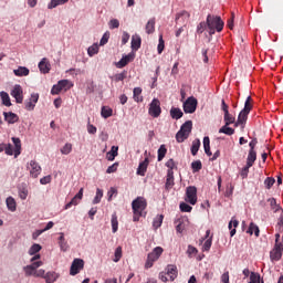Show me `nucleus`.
<instances>
[{"instance_id":"nucleus-1","label":"nucleus","mask_w":283,"mask_h":283,"mask_svg":"<svg viewBox=\"0 0 283 283\" xmlns=\"http://www.w3.org/2000/svg\"><path fill=\"white\" fill-rule=\"evenodd\" d=\"M282 251H283V235L281 237V241H280V233H276L274 248L270 252L271 260L276 261V262H277V260H281Z\"/></svg>"},{"instance_id":"nucleus-2","label":"nucleus","mask_w":283,"mask_h":283,"mask_svg":"<svg viewBox=\"0 0 283 283\" xmlns=\"http://www.w3.org/2000/svg\"><path fill=\"white\" fill-rule=\"evenodd\" d=\"M207 25L208 28H214L217 32H222V30L224 29V21H222V18L218 15L214 17L209 14L207 17Z\"/></svg>"},{"instance_id":"nucleus-3","label":"nucleus","mask_w":283,"mask_h":283,"mask_svg":"<svg viewBox=\"0 0 283 283\" xmlns=\"http://www.w3.org/2000/svg\"><path fill=\"white\" fill-rule=\"evenodd\" d=\"M198 109V99L193 96L188 97L184 102V112L185 114H193Z\"/></svg>"},{"instance_id":"nucleus-4","label":"nucleus","mask_w":283,"mask_h":283,"mask_svg":"<svg viewBox=\"0 0 283 283\" xmlns=\"http://www.w3.org/2000/svg\"><path fill=\"white\" fill-rule=\"evenodd\" d=\"M149 116H153V118H158L160 114H163V108H160V99L154 98L151 103L149 104L148 108Z\"/></svg>"},{"instance_id":"nucleus-5","label":"nucleus","mask_w":283,"mask_h":283,"mask_svg":"<svg viewBox=\"0 0 283 283\" xmlns=\"http://www.w3.org/2000/svg\"><path fill=\"white\" fill-rule=\"evenodd\" d=\"M133 213H143L147 209V200L143 197H137L132 202Z\"/></svg>"},{"instance_id":"nucleus-6","label":"nucleus","mask_w":283,"mask_h":283,"mask_svg":"<svg viewBox=\"0 0 283 283\" xmlns=\"http://www.w3.org/2000/svg\"><path fill=\"white\" fill-rule=\"evenodd\" d=\"M186 201L189 202V205H196L198 202V188L196 186H189L186 189Z\"/></svg>"},{"instance_id":"nucleus-7","label":"nucleus","mask_w":283,"mask_h":283,"mask_svg":"<svg viewBox=\"0 0 283 283\" xmlns=\"http://www.w3.org/2000/svg\"><path fill=\"white\" fill-rule=\"evenodd\" d=\"M85 266V261L83 259H74L71 269H70V275H78L81 271H83Z\"/></svg>"},{"instance_id":"nucleus-8","label":"nucleus","mask_w":283,"mask_h":283,"mask_svg":"<svg viewBox=\"0 0 283 283\" xmlns=\"http://www.w3.org/2000/svg\"><path fill=\"white\" fill-rule=\"evenodd\" d=\"M11 96L15 98V103H23V87H21L19 84H15L11 91Z\"/></svg>"},{"instance_id":"nucleus-9","label":"nucleus","mask_w":283,"mask_h":283,"mask_svg":"<svg viewBox=\"0 0 283 283\" xmlns=\"http://www.w3.org/2000/svg\"><path fill=\"white\" fill-rule=\"evenodd\" d=\"M133 59H134V54L129 53L127 55H124L118 62H115V65L116 67H118V70H120L126 65H128L129 63H132Z\"/></svg>"},{"instance_id":"nucleus-10","label":"nucleus","mask_w":283,"mask_h":283,"mask_svg":"<svg viewBox=\"0 0 283 283\" xmlns=\"http://www.w3.org/2000/svg\"><path fill=\"white\" fill-rule=\"evenodd\" d=\"M30 176L32 178H39V175L41 174V166L39 165V163H36V160H31L30 161Z\"/></svg>"},{"instance_id":"nucleus-11","label":"nucleus","mask_w":283,"mask_h":283,"mask_svg":"<svg viewBox=\"0 0 283 283\" xmlns=\"http://www.w3.org/2000/svg\"><path fill=\"white\" fill-rule=\"evenodd\" d=\"M4 120L9 125H14V123H19V115L13 112H3Z\"/></svg>"},{"instance_id":"nucleus-12","label":"nucleus","mask_w":283,"mask_h":283,"mask_svg":"<svg viewBox=\"0 0 283 283\" xmlns=\"http://www.w3.org/2000/svg\"><path fill=\"white\" fill-rule=\"evenodd\" d=\"M147 167H149V158L146 157L144 161L139 163L137 176H145L147 174Z\"/></svg>"},{"instance_id":"nucleus-13","label":"nucleus","mask_w":283,"mask_h":283,"mask_svg":"<svg viewBox=\"0 0 283 283\" xmlns=\"http://www.w3.org/2000/svg\"><path fill=\"white\" fill-rule=\"evenodd\" d=\"M166 271V275H169L170 282H174L178 277V268L176 265H168Z\"/></svg>"},{"instance_id":"nucleus-14","label":"nucleus","mask_w":283,"mask_h":283,"mask_svg":"<svg viewBox=\"0 0 283 283\" xmlns=\"http://www.w3.org/2000/svg\"><path fill=\"white\" fill-rule=\"evenodd\" d=\"M170 116L174 120H180V118L185 116V113H182V111L179 107H171Z\"/></svg>"},{"instance_id":"nucleus-15","label":"nucleus","mask_w":283,"mask_h":283,"mask_svg":"<svg viewBox=\"0 0 283 283\" xmlns=\"http://www.w3.org/2000/svg\"><path fill=\"white\" fill-rule=\"evenodd\" d=\"M14 76H30V69L25 66H19L18 69L13 70Z\"/></svg>"},{"instance_id":"nucleus-16","label":"nucleus","mask_w":283,"mask_h":283,"mask_svg":"<svg viewBox=\"0 0 283 283\" xmlns=\"http://www.w3.org/2000/svg\"><path fill=\"white\" fill-rule=\"evenodd\" d=\"M39 70L42 72V74L50 73V62H48V59L43 57L39 63Z\"/></svg>"},{"instance_id":"nucleus-17","label":"nucleus","mask_w":283,"mask_h":283,"mask_svg":"<svg viewBox=\"0 0 283 283\" xmlns=\"http://www.w3.org/2000/svg\"><path fill=\"white\" fill-rule=\"evenodd\" d=\"M0 98L2 101V105L6 107H12V102L10 101V95L6 91L0 92Z\"/></svg>"},{"instance_id":"nucleus-18","label":"nucleus","mask_w":283,"mask_h":283,"mask_svg":"<svg viewBox=\"0 0 283 283\" xmlns=\"http://www.w3.org/2000/svg\"><path fill=\"white\" fill-rule=\"evenodd\" d=\"M191 129H193V122L191 120H187L185 122L181 127H180V132H184L185 134H187L188 136H190L191 134Z\"/></svg>"},{"instance_id":"nucleus-19","label":"nucleus","mask_w":283,"mask_h":283,"mask_svg":"<svg viewBox=\"0 0 283 283\" xmlns=\"http://www.w3.org/2000/svg\"><path fill=\"white\" fill-rule=\"evenodd\" d=\"M255 160H258V153H255L253 149H250L247 158L248 167H253V163H255Z\"/></svg>"},{"instance_id":"nucleus-20","label":"nucleus","mask_w":283,"mask_h":283,"mask_svg":"<svg viewBox=\"0 0 283 283\" xmlns=\"http://www.w3.org/2000/svg\"><path fill=\"white\" fill-rule=\"evenodd\" d=\"M203 149L207 156H213V153H211V139L209 136L203 137Z\"/></svg>"},{"instance_id":"nucleus-21","label":"nucleus","mask_w":283,"mask_h":283,"mask_svg":"<svg viewBox=\"0 0 283 283\" xmlns=\"http://www.w3.org/2000/svg\"><path fill=\"white\" fill-rule=\"evenodd\" d=\"M12 143L14 145V158L21 156V139L19 137H12Z\"/></svg>"},{"instance_id":"nucleus-22","label":"nucleus","mask_w":283,"mask_h":283,"mask_svg":"<svg viewBox=\"0 0 283 283\" xmlns=\"http://www.w3.org/2000/svg\"><path fill=\"white\" fill-rule=\"evenodd\" d=\"M175 182H174V171L168 170L167 171V178H166V184H165V188L167 190L171 189L174 187Z\"/></svg>"},{"instance_id":"nucleus-23","label":"nucleus","mask_w":283,"mask_h":283,"mask_svg":"<svg viewBox=\"0 0 283 283\" xmlns=\"http://www.w3.org/2000/svg\"><path fill=\"white\" fill-rule=\"evenodd\" d=\"M272 17L274 21H282V8L279 4H275L272 11Z\"/></svg>"},{"instance_id":"nucleus-24","label":"nucleus","mask_w":283,"mask_h":283,"mask_svg":"<svg viewBox=\"0 0 283 283\" xmlns=\"http://www.w3.org/2000/svg\"><path fill=\"white\" fill-rule=\"evenodd\" d=\"M156 260H158V256L154 253L150 252L147 256V261H146V269H151V266H154V263L156 262Z\"/></svg>"},{"instance_id":"nucleus-25","label":"nucleus","mask_w":283,"mask_h":283,"mask_svg":"<svg viewBox=\"0 0 283 283\" xmlns=\"http://www.w3.org/2000/svg\"><path fill=\"white\" fill-rule=\"evenodd\" d=\"M46 283H55L59 280V274L56 272H48L44 276Z\"/></svg>"},{"instance_id":"nucleus-26","label":"nucleus","mask_w":283,"mask_h":283,"mask_svg":"<svg viewBox=\"0 0 283 283\" xmlns=\"http://www.w3.org/2000/svg\"><path fill=\"white\" fill-rule=\"evenodd\" d=\"M156 30V19H150L146 24V32L147 34H154Z\"/></svg>"},{"instance_id":"nucleus-27","label":"nucleus","mask_w":283,"mask_h":283,"mask_svg":"<svg viewBox=\"0 0 283 283\" xmlns=\"http://www.w3.org/2000/svg\"><path fill=\"white\" fill-rule=\"evenodd\" d=\"M219 134H226V136H233L235 134V129L229 127V125L224 124V126H222L219 129Z\"/></svg>"},{"instance_id":"nucleus-28","label":"nucleus","mask_w":283,"mask_h":283,"mask_svg":"<svg viewBox=\"0 0 283 283\" xmlns=\"http://www.w3.org/2000/svg\"><path fill=\"white\" fill-rule=\"evenodd\" d=\"M248 118H249L248 112L241 111L239 113L238 120H239V123H241L242 129H244V125L247 124Z\"/></svg>"},{"instance_id":"nucleus-29","label":"nucleus","mask_w":283,"mask_h":283,"mask_svg":"<svg viewBox=\"0 0 283 283\" xmlns=\"http://www.w3.org/2000/svg\"><path fill=\"white\" fill-rule=\"evenodd\" d=\"M142 40L138 35L132 36V50H140Z\"/></svg>"},{"instance_id":"nucleus-30","label":"nucleus","mask_w":283,"mask_h":283,"mask_svg":"<svg viewBox=\"0 0 283 283\" xmlns=\"http://www.w3.org/2000/svg\"><path fill=\"white\" fill-rule=\"evenodd\" d=\"M116 156H118V146H112L111 151L107 153V160H115Z\"/></svg>"},{"instance_id":"nucleus-31","label":"nucleus","mask_w":283,"mask_h":283,"mask_svg":"<svg viewBox=\"0 0 283 283\" xmlns=\"http://www.w3.org/2000/svg\"><path fill=\"white\" fill-rule=\"evenodd\" d=\"M6 202L9 211H17V201L14 200V198L8 197Z\"/></svg>"},{"instance_id":"nucleus-32","label":"nucleus","mask_w":283,"mask_h":283,"mask_svg":"<svg viewBox=\"0 0 283 283\" xmlns=\"http://www.w3.org/2000/svg\"><path fill=\"white\" fill-rule=\"evenodd\" d=\"M251 229H254L255 238H260V228L255 223L251 222L247 231V233H249L250 235H253V232L251 231Z\"/></svg>"},{"instance_id":"nucleus-33","label":"nucleus","mask_w":283,"mask_h":283,"mask_svg":"<svg viewBox=\"0 0 283 283\" xmlns=\"http://www.w3.org/2000/svg\"><path fill=\"white\" fill-rule=\"evenodd\" d=\"M199 150H200V139L197 138L192 142L190 151H191L192 156H197Z\"/></svg>"},{"instance_id":"nucleus-34","label":"nucleus","mask_w":283,"mask_h":283,"mask_svg":"<svg viewBox=\"0 0 283 283\" xmlns=\"http://www.w3.org/2000/svg\"><path fill=\"white\" fill-rule=\"evenodd\" d=\"M165 156H167V147L165 145H161L158 149V156H157L158 163H161Z\"/></svg>"},{"instance_id":"nucleus-35","label":"nucleus","mask_w":283,"mask_h":283,"mask_svg":"<svg viewBox=\"0 0 283 283\" xmlns=\"http://www.w3.org/2000/svg\"><path fill=\"white\" fill-rule=\"evenodd\" d=\"M133 94H134V101H136V103H142L143 97H140V94H143V88L135 87L133 91Z\"/></svg>"},{"instance_id":"nucleus-36","label":"nucleus","mask_w":283,"mask_h":283,"mask_svg":"<svg viewBox=\"0 0 283 283\" xmlns=\"http://www.w3.org/2000/svg\"><path fill=\"white\" fill-rule=\"evenodd\" d=\"M189 138V135L187 133H184L179 129V132L176 134V140L177 143H185Z\"/></svg>"},{"instance_id":"nucleus-37","label":"nucleus","mask_w":283,"mask_h":283,"mask_svg":"<svg viewBox=\"0 0 283 283\" xmlns=\"http://www.w3.org/2000/svg\"><path fill=\"white\" fill-rule=\"evenodd\" d=\"M163 220H165V216L159 214L153 221L154 229H159L163 226Z\"/></svg>"},{"instance_id":"nucleus-38","label":"nucleus","mask_w":283,"mask_h":283,"mask_svg":"<svg viewBox=\"0 0 283 283\" xmlns=\"http://www.w3.org/2000/svg\"><path fill=\"white\" fill-rule=\"evenodd\" d=\"M69 0H51V2L48 4L49 10H53V8H56L57 6H63V3H67Z\"/></svg>"},{"instance_id":"nucleus-39","label":"nucleus","mask_w":283,"mask_h":283,"mask_svg":"<svg viewBox=\"0 0 283 283\" xmlns=\"http://www.w3.org/2000/svg\"><path fill=\"white\" fill-rule=\"evenodd\" d=\"M19 196L21 200H25L28 198V187L25 184L19 187Z\"/></svg>"},{"instance_id":"nucleus-40","label":"nucleus","mask_w":283,"mask_h":283,"mask_svg":"<svg viewBox=\"0 0 283 283\" xmlns=\"http://www.w3.org/2000/svg\"><path fill=\"white\" fill-rule=\"evenodd\" d=\"M180 19H182V21H188L189 20V12L181 11V12L177 13V15L175 18L176 23H178V21H180Z\"/></svg>"},{"instance_id":"nucleus-41","label":"nucleus","mask_w":283,"mask_h":283,"mask_svg":"<svg viewBox=\"0 0 283 283\" xmlns=\"http://www.w3.org/2000/svg\"><path fill=\"white\" fill-rule=\"evenodd\" d=\"M114 113V111L107 106H103L101 114L103 118H109V116H112V114Z\"/></svg>"},{"instance_id":"nucleus-42","label":"nucleus","mask_w":283,"mask_h":283,"mask_svg":"<svg viewBox=\"0 0 283 283\" xmlns=\"http://www.w3.org/2000/svg\"><path fill=\"white\" fill-rule=\"evenodd\" d=\"M112 229H113V233H116V231H118V217L116 216V213L112 214Z\"/></svg>"},{"instance_id":"nucleus-43","label":"nucleus","mask_w":283,"mask_h":283,"mask_svg":"<svg viewBox=\"0 0 283 283\" xmlns=\"http://www.w3.org/2000/svg\"><path fill=\"white\" fill-rule=\"evenodd\" d=\"M42 247L39 243H34L30 249H29V255H36L39 251H41Z\"/></svg>"},{"instance_id":"nucleus-44","label":"nucleus","mask_w":283,"mask_h":283,"mask_svg":"<svg viewBox=\"0 0 283 283\" xmlns=\"http://www.w3.org/2000/svg\"><path fill=\"white\" fill-rule=\"evenodd\" d=\"M179 209H180V211H182V213H191V210L193 208L191 206H189L187 202H181L179 205Z\"/></svg>"},{"instance_id":"nucleus-45","label":"nucleus","mask_w":283,"mask_h":283,"mask_svg":"<svg viewBox=\"0 0 283 283\" xmlns=\"http://www.w3.org/2000/svg\"><path fill=\"white\" fill-rule=\"evenodd\" d=\"M191 169H192L193 174L200 171V169H202V161H200V160L192 161Z\"/></svg>"},{"instance_id":"nucleus-46","label":"nucleus","mask_w":283,"mask_h":283,"mask_svg":"<svg viewBox=\"0 0 283 283\" xmlns=\"http://www.w3.org/2000/svg\"><path fill=\"white\" fill-rule=\"evenodd\" d=\"M114 256L113 262H120V259L123 258V248H116Z\"/></svg>"},{"instance_id":"nucleus-47","label":"nucleus","mask_w":283,"mask_h":283,"mask_svg":"<svg viewBox=\"0 0 283 283\" xmlns=\"http://www.w3.org/2000/svg\"><path fill=\"white\" fill-rule=\"evenodd\" d=\"M223 120L226 123L224 125H233V123H235V117H233L229 113H226L223 116Z\"/></svg>"},{"instance_id":"nucleus-48","label":"nucleus","mask_w":283,"mask_h":283,"mask_svg":"<svg viewBox=\"0 0 283 283\" xmlns=\"http://www.w3.org/2000/svg\"><path fill=\"white\" fill-rule=\"evenodd\" d=\"M113 78L116 83H118V81H125V78H127V71L115 74Z\"/></svg>"},{"instance_id":"nucleus-49","label":"nucleus","mask_w":283,"mask_h":283,"mask_svg":"<svg viewBox=\"0 0 283 283\" xmlns=\"http://www.w3.org/2000/svg\"><path fill=\"white\" fill-rule=\"evenodd\" d=\"M103 198V190L101 188L96 189V196L93 199V205H98L101 202V199Z\"/></svg>"},{"instance_id":"nucleus-50","label":"nucleus","mask_w":283,"mask_h":283,"mask_svg":"<svg viewBox=\"0 0 283 283\" xmlns=\"http://www.w3.org/2000/svg\"><path fill=\"white\" fill-rule=\"evenodd\" d=\"M88 56H94V54H98V44H93L87 49Z\"/></svg>"},{"instance_id":"nucleus-51","label":"nucleus","mask_w":283,"mask_h":283,"mask_svg":"<svg viewBox=\"0 0 283 283\" xmlns=\"http://www.w3.org/2000/svg\"><path fill=\"white\" fill-rule=\"evenodd\" d=\"M108 25L111 30H116L117 28H120V22L118 21V19H112L108 22Z\"/></svg>"},{"instance_id":"nucleus-52","label":"nucleus","mask_w":283,"mask_h":283,"mask_svg":"<svg viewBox=\"0 0 283 283\" xmlns=\"http://www.w3.org/2000/svg\"><path fill=\"white\" fill-rule=\"evenodd\" d=\"M24 106L28 112H33L34 107H36V104H34L32 99H28L24 102Z\"/></svg>"},{"instance_id":"nucleus-53","label":"nucleus","mask_w":283,"mask_h":283,"mask_svg":"<svg viewBox=\"0 0 283 283\" xmlns=\"http://www.w3.org/2000/svg\"><path fill=\"white\" fill-rule=\"evenodd\" d=\"M250 282H252V283H262V281H260V273L251 272Z\"/></svg>"},{"instance_id":"nucleus-54","label":"nucleus","mask_w":283,"mask_h":283,"mask_svg":"<svg viewBox=\"0 0 283 283\" xmlns=\"http://www.w3.org/2000/svg\"><path fill=\"white\" fill-rule=\"evenodd\" d=\"M71 151H72V144H65L61 148V154H63L64 156H67V154H71Z\"/></svg>"},{"instance_id":"nucleus-55","label":"nucleus","mask_w":283,"mask_h":283,"mask_svg":"<svg viewBox=\"0 0 283 283\" xmlns=\"http://www.w3.org/2000/svg\"><path fill=\"white\" fill-rule=\"evenodd\" d=\"M264 185L268 189H271V187L273 185H275V178L273 177H268L265 180H264Z\"/></svg>"},{"instance_id":"nucleus-56","label":"nucleus","mask_w":283,"mask_h":283,"mask_svg":"<svg viewBox=\"0 0 283 283\" xmlns=\"http://www.w3.org/2000/svg\"><path fill=\"white\" fill-rule=\"evenodd\" d=\"M165 50V40H163V35L159 36V44L157 46L158 54H163Z\"/></svg>"},{"instance_id":"nucleus-57","label":"nucleus","mask_w":283,"mask_h":283,"mask_svg":"<svg viewBox=\"0 0 283 283\" xmlns=\"http://www.w3.org/2000/svg\"><path fill=\"white\" fill-rule=\"evenodd\" d=\"M269 202L272 207V209H275L274 211L277 212V211H282V207L277 206V201L275 199H269Z\"/></svg>"},{"instance_id":"nucleus-58","label":"nucleus","mask_w":283,"mask_h":283,"mask_svg":"<svg viewBox=\"0 0 283 283\" xmlns=\"http://www.w3.org/2000/svg\"><path fill=\"white\" fill-rule=\"evenodd\" d=\"M76 205H78V199L73 197L72 200L65 205L64 209H71L72 207H76Z\"/></svg>"},{"instance_id":"nucleus-59","label":"nucleus","mask_w":283,"mask_h":283,"mask_svg":"<svg viewBox=\"0 0 283 283\" xmlns=\"http://www.w3.org/2000/svg\"><path fill=\"white\" fill-rule=\"evenodd\" d=\"M249 169H251V166H249V164H247V165L242 168V170H241V172H240V176H241L242 178H247V176H249Z\"/></svg>"},{"instance_id":"nucleus-60","label":"nucleus","mask_w":283,"mask_h":283,"mask_svg":"<svg viewBox=\"0 0 283 283\" xmlns=\"http://www.w3.org/2000/svg\"><path fill=\"white\" fill-rule=\"evenodd\" d=\"M207 28H208L207 22H201L197 27V32L199 34H202V32H205V30H207Z\"/></svg>"},{"instance_id":"nucleus-61","label":"nucleus","mask_w":283,"mask_h":283,"mask_svg":"<svg viewBox=\"0 0 283 283\" xmlns=\"http://www.w3.org/2000/svg\"><path fill=\"white\" fill-rule=\"evenodd\" d=\"M117 169H118V163H115L106 169V174H115Z\"/></svg>"},{"instance_id":"nucleus-62","label":"nucleus","mask_w":283,"mask_h":283,"mask_svg":"<svg viewBox=\"0 0 283 283\" xmlns=\"http://www.w3.org/2000/svg\"><path fill=\"white\" fill-rule=\"evenodd\" d=\"M107 41H109V32H106L103 34V36L99 41V45H105L107 43Z\"/></svg>"},{"instance_id":"nucleus-63","label":"nucleus","mask_w":283,"mask_h":283,"mask_svg":"<svg viewBox=\"0 0 283 283\" xmlns=\"http://www.w3.org/2000/svg\"><path fill=\"white\" fill-rule=\"evenodd\" d=\"M24 273H25V275H34V273H36V270H33L32 266L27 265V266H24Z\"/></svg>"},{"instance_id":"nucleus-64","label":"nucleus","mask_w":283,"mask_h":283,"mask_svg":"<svg viewBox=\"0 0 283 283\" xmlns=\"http://www.w3.org/2000/svg\"><path fill=\"white\" fill-rule=\"evenodd\" d=\"M212 241L213 239L211 237L208 240H206L203 244V251H209V249H211Z\"/></svg>"}]
</instances>
